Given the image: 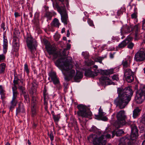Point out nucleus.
I'll return each instance as SVG.
<instances>
[{
  "mask_svg": "<svg viewBox=\"0 0 145 145\" xmlns=\"http://www.w3.org/2000/svg\"><path fill=\"white\" fill-rule=\"evenodd\" d=\"M5 59V56L3 54H0V61H3Z\"/></svg>",
  "mask_w": 145,
  "mask_h": 145,
  "instance_id": "6e6d98bb",
  "label": "nucleus"
},
{
  "mask_svg": "<svg viewBox=\"0 0 145 145\" xmlns=\"http://www.w3.org/2000/svg\"><path fill=\"white\" fill-rule=\"evenodd\" d=\"M0 93L1 95V97L2 99H4L5 98V93L3 89L0 90Z\"/></svg>",
  "mask_w": 145,
  "mask_h": 145,
  "instance_id": "4c0bfd02",
  "label": "nucleus"
},
{
  "mask_svg": "<svg viewBox=\"0 0 145 145\" xmlns=\"http://www.w3.org/2000/svg\"><path fill=\"white\" fill-rule=\"evenodd\" d=\"M112 78L113 80L118 81L119 80L118 76L117 74L114 75L112 76Z\"/></svg>",
  "mask_w": 145,
  "mask_h": 145,
  "instance_id": "79ce46f5",
  "label": "nucleus"
},
{
  "mask_svg": "<svg viewBox=\"0 0 145 145\" xmlns=\"http://www.w3.org/2000/svg\"><path fill=\"white\" fill-rule=\"evenodd\" d=\"M100 81L102 80L101 83L103 84L106 85H110L112 84L113 82L108 77L103 76L100 79ZM113 84H114V83H113Z\"/></svg>",
  "mask_w": 145,
  "mask_h": 145,
  "instance_id": "dca6fc26",
  "label": "nucleus"
},
{
  "mask_svg": "<svg viewBox=\"0 0 145 145\" xmlns=\"http://www.w3.org/2000/svg\"><path fill=\"white\" fill-rule=\"evenodd\" d=\"M137 92L141 94L145 98V85L142 87Z\"/></svg>",
  "mask_w": 145,
  "mask_h": 145,
  "instance_id": "c85d7f7f",
  "label": "nucleus"
},
{
  "mask_svg": "<svg viewBox=\"0 0 145 145\" xmlns=\"http://www.w3.org/2000/svg\"><path fill=\"white\" fill-rule=\"evenodd\" d=\"M102 59L101 57H98L95 59V61L96 62H98L100 63H102Z\"/></svg>",
  "mask_w": 145,
  "mask_h": 145,
  "instance_id": "3c124183",
  "label": "nucleus"
},
{
  "mask_svg": "<svg viewBox=\"0 0 145 145\" xmlns=\"http://www.w3.org/2000/svg\"><path fill=\"white\" fill-rule=\"evenodd\" d=\"M35 84L32 83L29 93L31 96H35L36 95V89L35 87Z\"/></svg>",
  "mask_w": 145,
  "mask_h": 145,
  "instance_id": "5701e85b",
  "label": "nucleus"
},
{
  "mask_svg": "<svg viewBox=\"0 0 145 145\" xmlns=\"http://www.w3.org/2000/svg\"><path fill=\"white\" fill-rule=\"evenodd\" d=\"M60 118V115L59 114H58L57 115H54V116L53 117V118L55 122H58Z\"/></svg>",
  "mask_w": 145,
  "mask_h": 145,
  "instance_id": "c9c22d12",
  "label": "nucleus"
},
{
  "mask_svg": "<svg viewBox=\"0 0 145 145\" xmlns=\"http://www.w3.org/2000/svg\"><path fill=\"white\" fill-rule=\"evenodd\" d=\"M83 77V74L80 72H77L76 75L74 78V80L76 82H79L80 80Z\"/></svg>",
  "mask_w": 145,
  "mask_h": 145,
  "instance_id": "4be33fe9",
  "label": "nucleus"
},
{
  "mask_svg": "<svg viewBox=\"0 0 145 145\" xmlns=\"http://www.w3.org/2000/svg\"><path fill=\"white\" fill-rule=\"evenodd\" d=\"M118 97L114 100V104L120 109L124 108L130 101L133 94L132 89L127 87L123 89L118 88Z\"/></svg>",
  "mask_w": 145,
  "mask_h": 145,
  "instance_id": "f257e3e1",
  "label": "nucleus"
},
{
  "mask_svg": "<svg viewBox=\"0 0 145 145\" xmlns=\"http://www.w3.org/2000/svg\"><path fill=\"white\" fill-rule=\"evenodd\" d=\"M25 111L24 108L23 104H20L19 105L18 107L17 108L16 110V114L20 112H24Z\"/></svg>",
  "mask_w": 145,
  "mask_h": 145,
  "instance_id": "b1692460",
  "label": "nucleus"
},
{
  "mask_svg": "<svg viewBox=\"0 0 145 145\" xmlns=\"http://www.w3.org/2000/svg\"><path fill=\"white\" fill-rule=\"evenodd\" d=\"M55 7L57 11L60 14L61 20L62 22H63L65 25H67L68 22V18L65 5L60 7L57 3H56L55 5Z\"/></svg>",
  "mask_w": 145,
  "mask_h": 145,
  "instance_id": "0eeeda50",
  "label": "nucleus"
},
{
  "mask_svg": "<svg viewBox=\"0 0 145 145\" xmlns=\"http://www.w3.org/2000/svg\"><path fill=\"white\" fill-rule=\"evenodd\" d=\"M22 94L23 95L24 98L25 99H26L27 98L28 95L26 92H25V93H23Z\"/></svg>",
  "mask_w": 145,
  "mask_h": 145,
  "instance_id": "338daca9",
  "label": "nucleus"
},
{
  "mask_svg": "<svg viewBox=\"0 0 145 145\" xmlns=\"http://www.w3.org/2000/svg\"><path fill=\"white\" fill-rule=\"evenodd\" d=\"M49 76L53 83L55 85L58 86V89L61 88L59 78L57 77L56 73L54 72H50L49 73Z\"/></svg>",
  "mask_w": 145,
  "mask_h": 145,
  "instance_id": "9d476101",
  "label": "nucleus"
},
{
  "mask_svg": "<svg viewBox=\"0 0 145 145\" xmlns=\"http://www.w3.org/2000/svg\"><path fill=\"white\" fill-rule=\"evenodd\" d=\"M31 109V112H32V117H35L37 114V111L36 109L33 108Z\"/></svg>",
  "mask_w": 145,
  "mask_h": 145,
  "instance_id": "a19ab883",
  "label": "nucleus"
},
{
  "mask_svg": "<svg viewBox=\"0 0 145 145\" xmlns=\"http://www.w3.org/2000/svg\"><path fill=\"white\" fill-rule=\"evenodd\" d=\"M50 138L51 140V141H53L54 140V137L52 132H50Z\"/></svg>",
  "mask_w": 145,
  "mask_h": 145,
  "instance_id": "4d7b16f0",
  "label": "nucleus"
},
{
  "mask_svg": "<svg viewBox=\"0 0 145 145\" xmlns=\"http://www.w3.org/2000/svg\"><path fill=\"white\" fill-rule=\"evenodd\" d=\"M3 50L4 53L5 54L8 49V41L7 39V37L5 36H3Z\"/></svg>",
  "mask_w": 145,
  "mask_h": 145,
  "instance_id": "6ab92c4d",
  "label": "nucleus"
},
{
  "mask_svg": "<svg viewBox=\"0 0 145 145\" xmlns=\"http://www.w3.org/2000/svg\"><path fill=\"white\" fill-rule=\"evenodd\" d=\"M32 97V103H37L36 99L35 96H31Z\"/></svg>",
  "mask_w": 145,
  "mask_h": 145,
  "instance_id": "052dcab7",
  "label": "nucleus"
},
{
  "mask_svg": "<svg viewBox=\"0 0 145 145\" xmlns=\"http://www.w3.org/2000/svg\"><path fill=\"white\" fill-rule=\"evenodd\" d=\"M52 13L49 11H47L46 12L44 17H46L48 19L50 20L52 17Z\"/></svg>",
  "mask_w": 145,
  "mask_h": 145,
  "instance_id": "2f4dec72",
  "label": "nucleus"
},
{
  "mask_svg": "<svg viewBox=\"0 0 145 145\" xmlns=\"http://www.w3.org/2000/svg\"><path fill=\"white\" fill-rule=\"evenodd\" d=\"M71 122L73 125H77V122L74 118L71 117L70 118Z\"/></svg>",
  "mask_w": 145,
  "mask_h": 145,
  "instance_id": "58836bf2",
  "label": "nucleus"
},
{
  "mask_svg": "<svg viewBox=\"0 0 145 145\" xmlns=\"http://www.w3.org/2000/svg\"><path fill=\"white\" fill-rule=\"evenodd\" d=\"M43 93L44 98V97L48 98V94L47 93H46V90L43 91Z\"/></svg>",
  "mask_w": 145,
  "mask_h": 145,
  "instance_id": "680f3d73",
  "label": "nucleus"
},
{
  "mask_svg": "<svg viewBox=\"0 0 145 145\" xmlns=\"http://www.w3.org/2000/svg\"><path fill=\"white\" fill-rule=\"evenodd\" d=\"M133 32L134 33V39L135 40H139L140 37V28L139 25H137L134 26L133 28Z\"/></svg>",
  "mask_w": 145,
  "mask_h": 145,
  "instance_id": "4468645a",
  "label": "nucleus"
},
{
  "mask_svg": "<svg viewBox=\"0 0 145 145\" xmlns=\"http://www.w3.org/2000/svg\"><path fill=\"white\" fill-rule=\"evenodd\" d=\"M85 75L86 76L93 77L97 76V73L96 72H93L90 70H87L85 71Z\"/></svg>",
  "mask_w": 145,
  "mask_h": 145,
  "instance_id": "aec40b11",
  "label": "nucleus"
},
{
  "mask_svg": "<svg viewBox=\"0 0 145 145\" xmlns=\"http://www.w3.org/2000/svg\"><path fill=\"white\" fill-rule=\"evenodd\" d=\"M6 65L4 63L0 65V74L3 73L5 69Z\"/></svg>",
  "mask_w": 145,
  "mask_h": 145,
  "instance_id": "473e14b6",
  "label": "nucleus"
},
{
  "mask_svg": "<svg viewBox=\"0 0 145 145\" xmlns=\"http://www.w3.org/2000/svg\"><path fill=\"white\" fill-rule=\"evenodd\" d=\"M141 110L139 108H136L133 111V116L134 118H136L140 114Z\"/></svg>",
  "mask_w": 145,
  "mask_h": 145,
  "instance_id": "bb28decb",
  "label": "nucleus"
},
{
  "mask_svg": "<svg viewBox=\"0 0 145 145\" xmlns=\"http://www.w3.org/2000/svg\"><path fill=\"white\" fill-rule=\"evenodd\" d=\"M107 71L106 70H102L101 71V74H103L107 75Z\"/></svg>",
  "mask_w": 145,
  "mask_h": 145,
  "instance_id": "e2e57ef3",
  "label": "nucleus"
},
{
  "mask_svg": "<svg viewBox=\"0 0 145 145\" xmlns=\"http://www.w3.org/2000/svg\"><path fill=\"white\" fill-rule=\"evenodd\" d=\"M17 97L12 96V99L11 101L10 105L8 106L10 111H12V109L16 106L17 103V101L16 100Z\"/></svg>",
  "mask_w": 145,
  "mask_h": 145,
  "instance_id": "f3484780",
  "label": "nucleus"
},
{
  "mask_svg": "<svg viewBox=\"0 0 145 145\" xmlns=\"http://www.w3.org/2000/svg\"><path fill=\"white\" fill-rule=\"evenodd\" d=\"M44 43L46 45V48L47 50V51H48L47 49L48 48H52L51 47L50 45L49 44V43L48 42V41L47 40H46L44 41Z\"/></svg>",
  "mask_w": 145,
  "mask_h": 145,
  "instance_id": "37998d69",
  "label": "nucleus"
},
{
  "mask_svg": "<svg viewBox=\"0 0 145 145\" xmlns=\"http://www.w3.org/2000/svg\"><path fill=\"white\" fill-rule=\"evenodd\" d=\"M123 67L124 69H127V68L130 67V64L128 63V61L126 59L123 60L122 63Z\"/></svg>",
  "mask_w": 145,
  "mask_h": 145,
  "instance_id": "cd10ccee",
  "label": "nucleus"
},
{
  "mask_svg": "<svg viewBox=\"0 0 145 145\" xmlns=\"http://www.w3.org/2000/svg\"><path fill=\"white\" fill-rule=\"evenodd\" d=\"M88 22L89 24L91 26H94L93 24V21L89 19H88Z\"/></svg>",
  "mask_w": 145,
  "mask_h": 145,
  "instance_id": "de8ad7c7",
  "label": "nucleus"
},
{
  "mask_svg": "<svg viewBox=\"0 0 145 145\" xmlns=\"http://www.w3.org/2000/svg\"><path fill=\"white\" fill-rule=\"evenodd\" d=\"M89 63L88 64V65L89 66L93 65L94 64V62L93 61H92V60H90V61H89Z\"/></svg>",
  "mask_w": 145,
  "mask_h": 145,
  "instance_id": "0e129e2a",
  "label": "nucleus"
},
{
  "mask_svg": "<svg viewBox=\"0 0 145 145\" xmlns=\"http://www.w3.org/2000/svg\"><path fill=\"white\" fill-rule=\"evenodd\" d=\"M48 52L50 55H53L54 59H56L57 58H59L57 60L59 59H64L69 56H67L65 57H63V56H67L69 54V52L67 49H64L62 52H57L56 49L55 48H51L50 47L47 49Z\"/></svg>",
  "mask_w": 145,
  "mask_h": 145,
  "instance_id": "423d86ee",
  "label": "nucleus"
},
{
  "mask_svg": "<svg viewBox=\"0 0 145 145\" xmlns=\"http://www.w3.org/2000/svg\"><path fill=\"white\" fill-rule=\"evenodd\" d=\"M72 59L71 57H68L64 59L57 60L55 62L56 65L60 68L62 71H69L68 72V76H65V80L67 81L69 80L73 77L75 73L74 70L72 69V65L70 64Z\"/></svg>",
  "mask_w": 145,
  "mask_h": 145,
  "instance_id": "f03ea898",
  "label": "nucleus"
},
{
  "mask_svg": "<svg viewBox=\"0 0 145 145\" xmlns=\"http://www.w3.org/2000/svg\"><path fill=\"white\" fill-rule=\"evenodd\" d=\"M99 118L100 120L105 121H107L108 120V118L106 116H103Z\"/></svg>",
  "mask_w": 145,
  "mask_h": 145,
  "instance_id": "09e8293b",
  "label": "nucleus"
},
{
  "mask_svg": "<svg viewBox=\"0 0 145 145\" xmlns=\"http://www.w3.org/2000/svg\"><path fill=\"white\" fill-rule=\"evenodd\" d=\"M134 59L137 62H140L145 59V51L141 49L135 55Z\"/></svg>",
  "mask_w": 145,
  "mask_h": 145,
  "instance_id": "9b49d317",
  "label": "nucleus"
},
{
  "mask_svg": "<svg viewBox=\"0 0 145 145\" xmlns=\"http://www.w3.org/2000/svg\"><path fill=\"white\" fill-rule=\"evenodd\" d=\"M99 115L96 116L98 118L105 115L106 114L105 113L103 112V110L100 108L99 110Z\"/></svg>",
  "mask_w": 145,
  "mask_h": 145,
  "instance_id": "f704fd0d",
  "label": "nucleus"
},
{
  "mask_svg": "<svg viewBox=\"0 0 145 145\" xmlns=\"http://www.w3.org/2000/svg\"><path fill=\"white\" fill-rule=\"evenodd\" d=\"M13 96L17 97L18 95V92L17 91V88L16 86H14L12 87Z\"/></svg>",
  "mask_w": 145,
  "mask_h": 145,
  "instance_id": "c756f323",
  "label": "nucleus"
},
{
  "mask_svg": "<svg viewBox=\"0 0 145 145\" xmlns=\"http://www.w3.org/2000/svg\"><path fill=\"white\" fill-rule=\"evenodd\" d=\"M133 28L131 26L125 25L123 26L121 29V35L124 34L129 33L131 31H133Z\"/></svg>",
  "mask_w": 145,
  "mask_h": 145,
  "instance_id": "ddd939ff",
  "label": "nucleus"
},
{
  "mask_svg": "<svg viewBox=\"0 0 145 145\" xmlns=\"http://www.w3.org/2000/svg\"><path fill=\"white\" fill-rule=\"evenodd\" d=\"M133 39V38L132 37L130 36H129L127 37V38L125 40H126V41L127 42H128V43L131 40H132Z\"/></svg>",
  "mask_w": 145,
  "mask_h": 145,
  "instance_id": "8fccbe9b",
  "label": "nucleus"
},
{
  "mask_svg": "<svg viewBox=\"0 0 145 145\" xmlns=\"http://www.w3.org/2000/svg\"><path fill=\"white\" fill-rule=\"evenodd\" d=\"M24 70L26 71L27 74H28L29 72V71L28 68V65L27 64H25L24 65Z\"/></svg>",
  "mask_w": 145,
  "mask_h": 145,
  "instance_id": "49530a36",
  "label": "nucleus"
},
{
  "mask_svg": "<svg viewBox=\"0 0 145 145\" xmlns=\"http://www.w3.org/2000/svg\"><path fill=\"white\" fill-rule=\"evenodd\" d=\"M130 127L131 129V133H138V130L137 126L134 124H133L132 122L131 124H130Z\"/></svg>",
  "mask_w": 145,
  "mask_h": 145,
  "instance_id": "a878e982",
  "label": "nucleus"
},
{
  "mask_svg": "<svg viewBox=\"0 0 145 145\" xmlns=\"http://www.w3.org/2000/svg\"><path fill=\"white\" fill-rule=\"evenodd\" d=\"M126 41V40H124L119 44L118 46L119 48H123L125 47L128 44V42Z\"/></svg>",
  "mask_w": 145,
  "mask_h": 145,
  "instance_id": "7c9ffc66",
  "label": "nucleus"
},
{
  "mask_svg": "<svg viewBox=\"0 0 145 145\" xmlns=\"http://www.w3.org/2000/svg\"><path fill=\"white\" fill-rule=\"evenodd\" d=\"M140 121L142 123L145 124V113L142 116Z\"/></svg>",
  "mask_w": 145,
  "mask_h": 145,
  "instance_id": "c03bdc74",
  "label": "nucleus"
},
{
  "mask_svg": "<svg viewBox=\"0 0 145 145\" xmlns=\"http://www.w3.org/2000/svg\"><path fill=\"white\" fill-rule=\"evenodd\" d=\"M36 104L37 103H32L31 109L34 108V109H36Z\"/></svg>",
  "mask_w": 145,
  "mask_h": 145,
  "instance_id": "13d9d810",
  "label": "nucleus"
},
{
  "mask_svg": "<svg viewBox=\"0 0 145 145\" xmlns=\"http://www.w3.org/2000/svg\"><path fill=\"white\" fill-rule=\"evenodd\" d=\"M124 77L126 81L128 83H131L134 80V72L129 68L123 70Z\"/></svg>",
  "mask_w": 145,
  "mask_h": 145,
  "instance_id": "1a4fd4ad",
  "label": "nucleus"
},
{
  "mask_svg": "<svg viewBox=\"0 0 145 145\" xmlns=\"http://www.w3.org/2000/svg\"><path fill=\"white\" fill-rule=\"evenodd\" d=\"M138 136V133H131V135L130 136L129 140H131V142H134V140L137 139Z\"/></svg>",
  "mask_w": 145,
  "mask_h": 145,
  "instance_id": "393cba45",
  "label": "nucleus"
},
{
  "mask_svg": "<svg viewBox=\"0 0 145 145\" xmlns=\"http://www.w3.org/2000/svg\"><path fill=\"white\" fill-rule=\"evenodd\" d=\"M13 46L14 51L17 52L19 48V44L18 39L16 35L13 36Z\"/></svg>",
  "mask_w": 145,
  "mask_h": 145,
  "instance_id": "2eb2a0df",
  "label": "nucleus"
},
{
  "mask_svg": "<svg viewBox=\"0 0 145 145\" xmlns=\"http://www.w3.org/2000/svg\"><path fill=\"white\" fill-rule=\"evenodd\" d=\"M129 138L130 135H128L120 138L119 140L120 145H126L127 144L128 145H137L133 142H131V140H129Z\"/></svg>",
  "mask_w": 145,
  "mask_h": 145,
  "instance_id": "f8f14e48",
  "label": "nucleus"
},
{
  "mask_svg": "<svg viewBox=\"0 0 145 145\" xmlns=\"http://www.w3.org/2000/svg\"><path fill=\"white\" fill-rule=\"evenodd\" d=\"M142 27V29L144 30H145V20L143 22Z\"/></svg>",
  "mask_w": 145,
  "mask_h": 145,
  "instance_id": "774afa93",
  "label": "nucleus"
},
{
  "mask_svg": "<svg viewBox=\"0 0 145 145\" xmlns=\"http://www.w3.org/2000/svg\"><path fill=\"white\" fill-rule=\"evenodd\" d=\"M44 104L46 106H47L48 104V98H46V97H44Z\"/></svg>",
  "mask_w": 145,
  "mask_h": 145,
  "instance_id": "bf43d9fd",
  "label": "nucleus"
},
{
  "mask_svg": "<svg viewBox=\"0 0 145 145\" xmlns=\"http://www.w3.org/2000/svg\"><path fill=\"white\" fill-rule=\"evenodd\" d=\"M134 46V44L132 42L129 43L127 46V47L130 49H132Z\"/></svg>",
  "mask_w": 145,
  "mask_h": 145,
  "instance_id": "603ef678",
  "label": "nucleus"
},
{
  "mask_svg": "<svg viewBox=\"0 0 145 145\" xmlns=\"http://www.w3.org/2000/svg\"><path fill=\"white\" fill-rule=\"evenodd\" d=\"M116 116L117 120L114 125L116 127L119 128L123 125H129L131 124L132 122L129 120L126 121L127 118L124 110L120 111L117 113Z\"/></svg>",
  "mask_w": 145,
  "mask_h": 145,
  "instance_id": "20e7f679",
  "label": "nucleus"
},
{
  "mask_svg": "<svg viewBox=\"0 0 145 145\" xmlns=\"http://www.w3.org/2000/svg\"><path fill=\"white\" fill-rule=\"evenodd\" d=\"M107 75L111 74L114 73V70L113 69L106 70Z\"/></svg>",
  "mask_w": 145,
  "mask_h": 145,
  "instance_id": "ea45409f",
  "label": "nucleus"
},
{
  "mask_svg": "<svg viewBox=\"0 0 145 145\" xmlns=\"http://www.w3.org/2000/svg\"><path fill=\"white\" fill-rule=\"evenodd\" d=\"M97 129L96 127L94 126H92L90 129L89 130L91 132H95Z\"/></svg>",
  "mask_w": 145,
  "mask_h": 145,
  "instance_id": "5fc2aeb1",
  "label": "nucleus"
},
{
  "mask_svg": "<svg viewBox=\"0 0 145 145\" xmlns=\"http://www.w3.org/2000/svg\"><path fill=\"white\" fill-rule=\"evenodd\" d=\"M124 133V131L122 129H119L117 131H114L112 132V137L113 138L115 135L117 137L120 136L122 134Z\"/></svg>",
  "mask_w": 145,
  "mask_h": 145,
  "instance_id": "412c9836",
  "label": "nucleus"
},
{
  "mask_svg": "<svg viewBox=\"0 0 145 145\" xmlns=\"http://www.w3.org/2000/svg\"><path fill=\"white\" fill-rule=\"evenodd\" d=\"M143 96L141 94L137 92L135 97L136 103L139 104L142 103L143 101V99H142Z\"/></svg>",
  "mask_w": 145,
  "mask_h": 145,
  "instance_id": "a211bd4d",
  "label": "nucleus"
},
{
  "mask_svg": "<svg viewBox=\"0 0 145 145\" xmlns=\"http://www.w3.org/2000/svg\"><path fill=\"white\" fill-rule=\"evenodd\" d=\"M53 25L55 26L59 27L60 23L57 19L55 18L53 21Z\"/></svg>",
  "mask_w": 145,
  "mask_h": 145,
  "instance_id": "72a5a7b5",
  "label": "nucleus"
},
{
  "mask_svg": "<svg viewBox=\"0 0 145 145\" xmlns=\"http://www.w3.org/2000/svg\"><path fill=\"white\" fill-rule=\"evenodd\" d=\"M19 79L17 78H15L13 80L14 86H16V85L18 84Z\"/></svg>",
  "mask_w": 145,
  "mask_h": 145,
  "instance_id": "a18cd8bd",
  "label": "nucleus"
},
{
  "mask_svg": "<svg viewBox=\"0 0 145 145\" xmlns=\"http://www.w3.org/2000/svg\"><path fill=\"white\" fill-rule=\"evenodd\" d=\"M110 134L105 133L99 137L95 134H91L88 137V139L90 142H92L94 145H105L106 142V138L110 137Z\"/></svg>",
  "mask_w": 145,
  "mask_h": 145,
  "instance_id": "7ed1b4c3",
  "label": "nucleus"
},
{
  "mask_svg": "<svg viewBox=\"0 0 145 145\" xmlns=\"http://www.w3.org/2000/svg\"><path fill=\"white\" fill-rule=\"evenodd\" d=\"M18 88L21 91L22 94L25 93L26 92L25 90V88L23 85L22 86H19Z\"/></svg>",
  "mask_w": 145,
  "mask_h": 145,
  "instance_id": "e433bc0d",
  "label": "nucleus"
},
{
  "mask_svg": "<svg viewBox=\"0 0 145 145\" xmlns=\"http://www.w3.org/2000/svg\"><path fill=\"white\" fill-rule=\"evenodd\" d=\"M131 18H135L137 17V16L136 13H133L131 15Z\"/></svg>",
  "mask_w": 145,
  "mask_h": 145,
  "instance_id": "69168bd1",
  "label": "nucleus"
},
{
  "mask_svg": "<svg viewBox=\"0 0 145 145\" xmlns=\"http://www.w3.org/2000/svg\"><path fill=\"white\" fill-rule=\"evenodd\" d=\"M77 108L79 110L77 112L78 116L91 119L90 118L92 115V113L90 110H87L86 106L80 104L77 106Z\"/></svg>",
  "mask_w": 145,
  "mask_h": 145,
  "instance_id": "6e6552de",
  "label": "nucleus"
},
{
  "mask_svg": "<svg viewBox=\"0 0 145 145\" xmlns=\"http://www.w3.org/2000/svg\"><path fill=\"white\" fill-rule=\"evenodd\" d=\"M27 46L32 54L33 58L35 57L34 54L36 50V47L37 46V42L35 39L33 38L31 35L27 33L26 40Z\"/></svg>",
  "mask_w": 145,
  "mask_h": 145,
  "instance_id": "39448f33",
  "label": "nucleus"
},
{
  "mask_svg": "<svg viewBox=\"0 0 145 145\" xmlns=\"http://www.w3.org/2000/svg\"><path fill=\"white\" fill-rule=\"evenodd\" d=\"M1 27L3 28V31H5L6 30V28L5 27V24L4 22H3L1 25Z\"/></svg>",
  "mask_w": 145,
  "mask_h": 145,
  "instance_id": "864d4df0",
  "label": "nucleus"
}]
</instances>
